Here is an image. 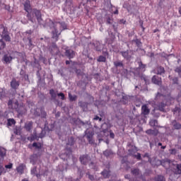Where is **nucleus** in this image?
Returning a JSON list of instances; mask_svg holds the SVG:
<instances>
[{
  "mask_svg": "<svg viewBox=\"0 0 181 181\" xmlns=\"http://www.w3.org/2000/svg\"><path fill=\"white\" fill-rule=\"evenodd\" d=\"M113 65L115 69H116L117 71L119 73L121 70L125 67V65L124 64V62L121 60H117L113 62Z\"/></svg>",
  "mask_w": 181,
  "mask_h": 181,
  "instance_id": "nucleus-7",
  "label": "nucleus"
},
{
  "mask_svg": "<svg viewBox=\"0 0 181 181\" xmlns=\"http://www.w3.org/2000/svg\"><path fill=\"white\" fill-rule=\"evenodd\" d=\"M60 159H62V160L67 161V163H70V160L74 161V156H71L70 154H68L67 153H62L59 154Z\"/></svg>",
  "mask_w": 181,
  "mask_h": 181,
  "instance_id": "nucleus-8",
  "label": "nucleus"
},
{
  "mask_svg": "<svg viewBox=\"0 0 181 181\" xmlns=\"http://www.w3.org/2000/svg\"><path fill=\"white\" fill-rule=\"evenodd\" d=\"M50 54H52V56H59L60 49H59V47L54 48V49H50Z\"/></svg>",
  "mask_w": 181,
  "mask_h": 181,
  "instance_id": "nucleus-31",
  "label": "nucleus"
},
{
  "mask_svg": "<svg viewBox=\"0 0 181 181\" xmlns=\"http://www.w3.org/2000/svg\"><path fill=\"white\" fill-rule=\"evenodd\" d=\"M139 78L141 81H144L146 86L151 84V78L145 74H141L139 76Z\"/></svg>",
  "mask_w": 181,
  "mask_h": 181,
  "instance_id": "nucleus-18",
  "label": "nucleus"
},
{
  "mask_svg": "<svg viewBox=\"0 0 181 181\" xmlns=\"http://www.w3.org/2000/svg\"><path fill=\"white\" fill-rule=\"evenodd\" d=\"M37 172V168L34 167L31 169L30 173L31 175H33L34 176L39 177V176H40V174H36Z\"/></svg>",
  "mask_w": 181,
  "mask_h": 181,
  "instance_id": "nucleus-45",
  "label": "nucleus"
},
{
  "mask_svg": "<svg viewBox=\"0 0 181 181\" xmlns=\"http://www.w3.org/2000/svg\"><path fill=\"white\" fill-rule=\"evenodd\" d=\"M16 170L18 173H23L25 168L23 164L20 165L19 166L17 167Z\"/></svg>",
  "mask_w": 181,
  "mask_h": 181,
  "instance_id": "nucleus-46",
  "label": "nucleus"
},
{
  "mask_svg": "<svg viewBox=\"0 0 181 181\" xmlns=\"http://www.w3.org/2000/svg\"><path fill=\"white\" fill-rule=\"evenodd\" d=\"M14 110L18 112V115H23L26 112V108L23 103H20L18 100L14 103Z\"/></svg>",
  "mask_w": 181,
  "mask_h": 181,
  "instance_id": "nucleus-2",
  "label": "nucleus"
},
{
  "mask_svg": "<svg viewBox=\"0 0 181 181\" xmlns=\"http://www.w3.org/2000/svg\"><path fill=\"white\" fill-rule=\"evenodd\" d=\"M33 148H35V149H42V144L34 142L32 145Z\"/></svg>",
  "mask_w": 181,
  "mask_h": 181,
  "instance_id": "nucleus-51",
  "label": "nucleus"
},
{
  "mask_svg": "<svg viewBox=\"0 0 181 181\" xmlns=\"http://www.w3.org/2000/svg\"><path fill=\"white\" fill-rule=\"evenodd\" d=\"M149 124L151 125V127H158V120H156V119H151L149 122Z\"/></svg>",
  "mask_w": 181,
  "mask_h": 181,
  "instance_id": "nucleus-60",
  "label": "nucleus"
},
{
  "mask_svg": "<svg viewBox=\"0 0 181 181\" xmlns=\"http://www.w3.org/2000/svg\"><path fill=\"white\" fill-rule=\"evenodd\" d=\"M132 43H135L136 47H138L139 49H141V47H142V42L141 41V39L136 37V39L132 40Z\"/></svg>",
  "mask_w": 181,
  "mask_h": 181,
  "instance_id": "nucleus-25",
  "label": "nucleus"
},
{
  "mask_svg": "<svg viewBox=\"0 0 181 181\" xmlns=\"http://www.w3.org/2000/svg\"><path fill=\"white\" fill-rule=\"evenodd\" d=\"M74 144H76V139H74V137L70 136L69 138H68L66 145L69 146H74Z\"/></svg>",
  "mask_w": 181,
  "mask_h": 181,
  "instance_id": "nucleus-33",
  "label": "nucleus"
},
{
  "mask_svg": "<svg viewBox=\"0 0 181 181\" xmlns=\"http://www.w3.org/2000/svg\"><path fill=\"white\" fill-rule=\"evenodd\" d=\"M69 101L73 102V101H76V100H77V95H71V93H69Z\"/></svg>",
  "mask_w": 181,
  "mask_h": 181,
  "instance_id": "nucleus-56",
  "label": "nucleus"
},
{
  "mask_svg": "<svg viewBox=\"0 0 181 181\" xmlns=\"http://www.w3.org/2000/svg\"><path fill=\"white\" fill-rule=\"evenodd\" d=\"M103 155L107 158V159H110V158H112V156L114 155V151L111 149H106L103 152Z\"/></svg>",
  "mask_w": 181,
  "mask_h": 181,
  "instance_id": "nucleus-20",
  "label": "nucleus"
},
{
  "mask_svg": "<svg viewBox=\"0 0 181 181\" xmlns=\"http://www.w3.org/2000/svg\"><path fill=\"white\" fill-rule=\"evenodd\" d=\"M171 125L173 127L174 129H181V124L176 121V119L171 122Z\"/></svg>",
  "mask_w": 181,
  "mask_h": 181,
  "instance_id": "nucleus-26",
  "label": "nucleus"
},
{
  "mask_svg": "<svg viewBox=\"0 0 181 181\" xmlns=\"http://www.w3.org/2000/svg\"><path fill=\"white\" fill-rule=\"evenodd\" d=\"M61 34L62 33H59V30H57V28L52 30V39H54L55 42H57V40H59V36H60Z\"/></svg>",
  "mask_w": 181,
  "mask_h": 181,
  "instance_id": "nucleus-23",
  "label": "nucleus"
},
{
  "mask_svg": "<svg viewBox=\"0 0 181 181\" xmlns=\"http://www.w3.org/2000/svg\"><path fill=\"white\" fill-rule=\"evenodd\" d=\"M27 39L28 40V46L29 47V49L32 50V49L35 47V45H33V42H32V37H28Z\"/></svg>",
  "mask_w": 181,
  "mask_h": 181,
  "instance_id": "nucleus-38",
  "label": "nucleus"
},
{
  "mask_svg": "<svg viewBox=\"0 0 181 181\" xmlns=\"http://www.w3.org/2000/svg\"><path fill=\"white\" fill-rule=\"evenodd\" d=\"M151 83L155 84L156 86H158V87H161L162 86V78L159 77L158 75H154L151 78Z\"/></svg>",
  "mask_w": 181,
  "mask_h": 181,
  "instance_id": "nucleus-11",
  "label": "nucleus"
},
{
  "mask_svg": "<svg viewBox=\"0 0 181 181\" xmlns=\"http://www.w3.org/2000/svg\"><path fill=\"white\" fill-rule=\"evenodd\" d=\"M170 163V160L169 159L162 160H160V165L163 168H168V165Z\"/></svg>",
  "mask_w": 181,
  "mask_h": 181,
  "instance_id": "nucleus-34",
  "label": "nucleus"
},
{
  "mask_svg": "<svg viewBox=\"0 0 181 181\" xmlns=\"http://www.w3.org/2000/svg\"><path fill=\"white\" fill-rule=\"evenodd\" d=\"M30 163H33V165L36 163V155L33 154L30 156Z\"/></svg>",
  "mask_w": 181,
  "mask_h": 181,
  "instance_id": "nucleus-52",
  "label": "nucleus"
},
{
  "mask_svg": "<svg viewBox=\"0 0 181 181\" xmlns=\"http://www.w3.org/2000/svg\"><path fill=\"white\" fill-rule=\"evenodd\" d=\"M133 157L135 158L137 160H142V156L140 153H137V154H134Z\"/></svg>",
  "mask_w": 181,
  "mask_h": 181,
  "instance_id": "nucleus-63",
  "label": "nucleus"
},
{
  "mask_svg": "<svg viewBox=\"0 0 181 181\" xmlns=\"http://www.w3.org/2000/svg\"><path fill=\"white\" fill-rule=\"evenodd\" d=\"M132 52L129 49H127V50H122L120 51L119 54L122 55V57H123V59H124V60H126L127 62H131L132 59H134V57H132V55L131 54H129V52Z\"/></svg>",
  "mask_w": 181,
  "mask_h": 181,
  "instance_id": "nucleus-5",
  "label": "nucleus"
},
{
  "mask_svg": "<svg viewBox=\"0 0 181 181\" xmlns=\"http://www.w3.org/2000/svg\"><path fill=\"white\" fill-rule=\"evenodd\" d=\"M10 86L12 90H14V91H16L18 88H19V86H21V83L19 82V81H17L16 78H13L11 81L10 82Z\"/></svg>",
  "mask_w": 181,
  "mask_h": 181,
  "instance_id": "nucleus-12",
  "label": "nucleus"
},
{
  "mask_svg": "<svg viewBox=\"0 0 181 181\" xmlns=\"http://www.w3.org/2000/svg\"><path fill=\"white\" fill-rule=\"evenodd\" d=\"M127 146L129 148V149H128V156H133L135 153H136V152H138V149L136 148V146L131 144V143H129L127 144Z\"/></svg>",
  "mask_w": 181,
  "mask_h": 181,
  "instance_id": "nucleus-10",
  "label": "nucleus"
},
{
  "mask_svg": "<svg viewBox=\"0 0 181 181\" xmlns=\"http://www.w3.org/2000/svg\"><path fill=\"white\" fill-rule=\"evenodd\" d=\"M172 112L173 114H176V112L179 114V112H181L180 105H176L175 108L172 110Z\"/></svg>",
  "mask_w": 181,
  "mask_h": 181,
  "instance_id": "nucleus-49",
  "label": "nucleus"
},
{
  "mask_svg": "<svg viewBox=\"0 0 181 181\" xmlns=\"http://www.w3.org/2000/svg\"><path fill=\"white\" fill-rule=\"evenodd\" d=\"M15 124H16L15 119H8L7 125H8V127H12V125H15Z\"/></svg>",
  "mask_w": 181,
  "mask_h": 181,
  "instance_id": "nucleus-55",
  "label": "nucleus"
},
{
  "mask_svg": "<svg viewBox=\"0 0 181 181\" xmlns=\"http://www.w3.org/2000/svg\"><path fill=\"white\" fill-rule=\"evenodd\" d=\"M165 68L162 66H160L157 68V72L156 74L159 75V76H163V74H165Z\"/></svg>",
  "mask_w": 181,
  "mask_h": 181,
  "instance_id": "nucleus-30",
  "label": "nucleus"
},
{
  "mask_svg": "<svg viewBox=\"0 0 181 181\" xmlns=\"http://www.w3.org/2000/svg\"><path fill=\"white\" fill-rule=\"evenodd\" d=\"M155 181H166L163 175H158L154 178Z\"/></svg>",
  "mask_w": 181,
  "mask_h": 181,
  "instance_id": "nucleus-54",
  "label": "nucleus"
},
{
  "mask_svg": "<svg viewBox=\"0 0 181 181\" xmlns=\"http://www.w3.org/2000/svg\"><path fill=\"white\" fill-rule=\"evenodd\" d=\"M73 70L76 73V76H81V69H77V67H74Z\"/></svg>",
  "mask_w": 181,
  "mask_h": 181,
  "instance_id": "nucleus-61",
  "label": "nucleus"
},
{
  "mask_svg": "<svg viewBox=\"0 0 181 181\" xmlns=\"http://www.w3.org/2000/svg\"><path fill=\"white\" fill-rule=\"evenodd\" d=\"M23 6L24 10L25 11V12L28 13L27 18H28V21L32 22V23H35L37 19L39 25L45 26V21H43V18H42V12H40V10H37L36 8L32 10L30 0H25V1L23 4Z\"/></svg>",
  "mask_w": 181,
  "mask_h": 181,
  "instance_id": "nucleus-1",
  "label": "nucleus"
},
{
  "mask_svg": "<svg viewBox=\"0 0 181 181\" xmlns=\"http://www.w3.org/2000/svg\"><path fill=\"white\" fill-rule=\"evenodd\" d=\"M167 104L165 102H160L157 105V108L155 109V111H160V112H166L165 107H166Z\"/></svg>",
  "mask_w": 181,
  "mask_h": 181,
  "instance_id": "nucleus-17",
  "label": "nucleus"
},
{
  "mask_svg": "<svg viewBox=\"0 0 181 181\" xmlns=\"http://www.w3.org/2000/svg\"><path fill=\"white\" fill-rule=\"evenodd\" d=\"M38 139L40 138L41 139L46 136V132L45 130H42L41 132L37 135Z\"/></svg>",
  "mask_w": 181,
  "mask_h": 181,
  "instance_id": "nucleus-62",
  "label": "nucleus"
},
{
  "mask_svg": "<svg viewBox=\"0 0 181 181\" xmlns=\"http://www.w3.org/2000/svg\"><path fill=\"white\" fill-rule=\"evenodd\" d=\"M28 141L30 142H33V141H39V137L37 136V132L36 131L33 132V134H31L30 136L27 138Z\"/></svg>",
  "mask_w": 181,
  "mask_h": 181,
  "instance_id": "nucleus-19",
  "label": "nucleus"
},
{
  "mask_svg": "<svg viewBox=\"0 0 181 181\" xmlns=\"http://www.w3.org/2000/svg\"><path fill=\"white\" fill-rule=\"evenodd\" d=\"M24 129H25L27 132H30L31 134L32 130L33 129V122L30 121L25 122L24 124Z\"/></svg>",
  "mask_w": 181,
  "mask_h": 181,
  "instance_id": "nucleus-15",
  "label": "nucleus"
},
{
  "mask_svg": "<svg viewBox=\"0 0 181 181\" xmlns=\"http://www.w3.org/2000/svg\"><path fill=\"white\" fill-rule=\"evenodd\" d=\"M49 95H51V100L53 101H55L56 98H57V93H56L54 89L49 90Z\"/></svg>",
  "mask_w": 181,
  "mask_h": 181,
  "instance_id": "nucleus-32",
  "label": "nucleus"
},
{
  "mask_svg": "<svg viewBox=\"0 0 181 181\" xmlns=\"http://www.w3.org/2000/svg\"><path fill=\"white\" fill-rule=\"evenodd\" d=\"M1 33V37L6 42H11V36H9V34L8 33V29L4 26L3 24L0 25V35Z\"/></svg>",
  "mask_w": 181,
  "mask_h": 181,
  "instance_id": "nucleus-3",
  "label": "nucleus"
},
{
  "mask_svg": "<svg viewBox=\"0 0 181 181\" xmlns=\"http://www.w3.org/2000/svg\"><path fill=\"white\" fill-rule=\"evenodd\" d=\"M12 60H13V57L9 55V54H4L1 59V62L4 64H11Z\"/></svg>",
  "mask_w": 181,
  "mask_h": 181,
  "instance_id": "nucleus-9",
  "label": "nucleus"
},
{
  "mask_svg": "<svg viewBox=\"0 0 181 181\" xmlns=\"http://www.w3.org/2000/svg\"><path fill=\"white\" fill-rule=\"evenodd\" d=\"M20 76H21L25 81L29 80V75L26 74V71H25L23 69H21Z\"/></svg>",
  "mask_w": 181,
  "mask_h": 181,
  "instance_id": "nucleus-29",
  "label": "nucleus"
},
{
  "mask_svg": "<svg viewBox=\"0 0 181 181\" xmlns=\"http://www.w3.org/2000/svg\"><path fill=\"white\" fill-rule=\"evenodd\" d=\"M36 76L37 78L38 79L37 84V86H40L42 87V86H43V82L45 81V79H42V76L40 75V71L39 70L37 71Z\"/></svg>",
  "mask_w": 181,
  "mask_h": 181,
  "instance_id": "nucleus-21",
  "label": "nucleus"
},
{
  "mask_svg": "<svg viewBox=\"0 0 181 181\" xmlns=\"http://www.w3.org/2000/svg\"><path fill=\"white\" fill-rule=\"evenodd\" d=\"M79 160L81 163V165H87L88 163H90L91 162V157L88 156V154H83L81 155L79 157Z\"/></svg>",
  "mask_w": 181,
  "mask_h": 181,
  "instance_id": "nucleus-6",
  "label": "nucleus"
},
{
  "mask_svg": "<svg viewBox=\"0 0 181 181\" xmlns=\"http://www.w3.org/2000/svg\"><path fill=\"white\" fill-rule=\"evenodd\" d=\"M85 135L88 139V144H90V145H94L95 143V141L93 139L94 132L91 130H86L85 131Z\"/></svg>",
  "mask_w": 181,
  "mask_h": 181,
  "instance_id": "nucleus-4",
  "label": "nucleus"
},
{
  "mask_svg": "<svg viewBox=\"0 0 181 181\" xmlns=\"http://www.w3.org/2000/svg\"><path fill=\"white\" fill-rule=\"evenodd\" d=\"M58 23L60 25L61 28H62V30H66V29H67V24H66V22L64 21H59L58 22Z\"/></svg>",
  "mask_w": 181,
  "mask_h": 181,
  "instance_id": "nucleus-47",
  "label": "nucleus"
},
{
  "mask_svg": "<svg viewBox=\"0 0 181 181\" xmlns=\"http://www.w3.org/2000/svg\"><path fill=\"white\" fill-rule=\"evenodd\" d=\"M110 171L107 170H104L103 171L101 172V175L102 176H103L105 179L110 178Z\"/></svg>",
  "mask_w": 181,
  "mask_h": 181,
  "instance_id": "nucleus-35",
  "label": "nucleus"
},
{
  "mask_svg": "<svg viewBox=\"0 0 181 181\" xmlns=\"http://www.w3.org/2000/svg\"><path fill=\"white\" fill-rule=\"evenodd\" d=\"M139 69L141 70V71H145L146 69V64L142 63V62H139Z\"/></svg>",
  "mask_w": 181,
  "mask_h": 181,
  "instance_id": "nucleus-44",
  "label": "nucleus"
},
{
  "mask_svg": "<svg viewBox=\"0 0 181 181\" xmlns=\"http://www.w3.org/2000/svg\"><path fill=\"white\" fill-rule=\"evenodd\" d=\"M163 94L158 92L157 94L156 95V97H155V100L156 101H159V100H162V98H163Z\"/></svg>",
  "mask_w": 181,
  "mask_h": 181,
  "instance_id": "nucleus-50",
  "label": "nucleus"
},
{
  "mask_svg": "<svg viewBox=\"0 0 181 181\" xmlns=\"http://www.w3.org/2000/svg\"><path fill=\"white\" fill-rule=\"evenodd\" d=\"M6 47V43L4 42V40H0V50H4Z\"/></svg>",
  "mask_w": 181,
  "mask_h": 181,
  "instance_id": "nucleus-57",
  "label": "nucleus"
},
{
  "mask_svg": "<svg viewBox=\"0 0 181 181\" xmlns=\"http://www.w3.org/2000/svg\"><path fill=\"white\" fill-rule=\"evenodd\" d=\"M45 129H47L48 132H50V131H53V129H54V123H50L48 124L47 122H45Z\"/></svg>",
  "mask_w": 181,
  "mask_h": 181,
  "instance_id": "nucleus-27",
  "label": "nucleus"
},
{
  "mask_svg": "<svg viewBox=\"0 0 181 181\" xmlns=\"http://www.w3.org/2000/svg\"><path fill=\"white\" fill-rule=\"evenodd\" d=\"M6 97V90L5 88L0 89V100L5 98Z\"/></svg>",
  "mask_w": 181,
  "mask_h": 181,
  "instance_id": "nucleus-42",
  "label": "nucleus"
},
{
  "mask_svg": "<svg viewBox=\"0 0 181 181\" xmlns=\"http://www.w3.org/2000/svg\"><path fill=\"white\" fill-rule=\"evenodd\" d=\"M101 132H103V134H107V132H108V124L107 123H103L102 125H101Z\"/></svg>",
  "mask_w": 181,
  "mask_h": 181,
  "instance_id": "nucleus-36",
  "label": "nucleus"
},
{
  "mask_svg": "<svg viewBox=\"0 0 181 181\" xmlns=\"http://www.w3.org/2000/svg\"><path fill=\"white\" fill-rule=\"evenodd\" d=\"M40 115L41 118H47V113L46 112V111H45V110H43V108L40 109Z\"/></svg>",
  "mask_w": 181,
  "mask_h": 181,
  "instance_id": "nucleus-58",
  "label": "nucleus"
},
{
  "mask_svg": "<svg viewBox=\"0 0 181 181\" xmlns=\"http://www.w3.org/2000/svg\"><path fill=\"white\" fill-rule=\"evenodd\" d=\"M176 169H177V175H181V163L180 164H177Z\"/></svg>",
  "mask_w": 181,
  "mask_h": 181,
  "instance_id": "nucleus-64",
  "label": "nucleus"
},
{
  "mask_svg": "<svg viewBox=\"0 0 181 181\" xmlns=\"http://www.w3.org/2000/svg\"><path fill=\"white\" fill-rule=\"evenodd\" d=\"M65 151H66V153H68L69 156H73V155L71 154L73 151L71 147H69V146L66 145V148H65Z\"/></svg>",
  "mask_w": 181,
  "mask_h": 181,
  "instance_id": "nucleus-48",
  "label": "nucleus"
},
{
  "mask_svg": "<svg viewBox=\"0 0 181 181\" xmlns=\"http://www.w3.org/2000/svg\"><path fill=\"white\" fill-rule=\"evenodd\" d=\"M49 26L50 29H54V30H56V29H57V28H56V23H54V22L53 21H52V20H49Z\"/></svg>",
  "mask_w": 181,
  "mask_h": 181,
  "instance_id": "nucleus-53",
  "label": "nucleus"
},
{
  "mask_svg": "<svg viewBox=\"0 0 181 181\" xmlns=\"http://www.w3.org/2000/svg\"><path fill=\"white\" fill-rule=\"evenodd\" d=\"M141 112L144 115H149V113L151 112V110L148 107V105H143L141 106Z\"/></svg>",
  "mask_w": 181,
  "mask_h": 181,
  "instance_id": "nucleus-24",
  "label": "nucleus"
},
{
  "mask_svg": "<svg viewBox=\"0 0 181 181\" xmlns=\"http://www.w3.org/2000/svg\"><path fill=\"white\" fill-rule=\"evenodd\" d=\"M175 73H177L179 78H181V66H177L175 70H174Z\"/></svg>",
  "mask_w": 181,
  "mask_h": 181,
  "instance_id": "nucleus-59",
  "label": "nucleus"
},
{
  "mask_svg": "<svg viewBox=\"0 0 181 181\" xmlns=\"http://www.w3.org/2000/svg\"><path fill=\"white\" fill-rule=\"evenodd\" d=\"M106 25H112V22H114V18L110 16H107L105 17Z\"/></svg>",
  "mask_w": 181,
  "mask_h": 181,
  "instance_id": "nucleus-37",
  "label": "nucleus"
},
{
  "mask_svg": "<svg viewBox=\"0 0 181 181\" xmlns=\"http://www.w3.org/2000/svg\"><path fill=\"white\" fill-rule=\"evenodd\" d=\"M78 105L81 108H82L83 111H87L88 110V102H83V101H79Z\"/></svg>",
  "mask_w": 181,
  "mask_h": 181,
  "instance_id": "nucleus-22",
  "label": "nucleus"
},
{
  "mask_svg": "<svg viewBox=\"0 0 181 181\" xmlns=\"http://www.w3.org/2000/svg\"><path fill=\"white\" fill-rule=\"evenodd\" d=\"M169 80L173 81V84H179V78L174 77L173 78L170 75L168 76Z\"/></svg>",
  "mask_w": 181,
  "mask_h": 181,
  "instance_id": "nucleus-41",
  "label": "nucleus"
},
{
  "mask_svg": "<svg viewBox=\"0 0 181 181\" xmlns=\"http://www.w3.org/2000/svg\"><path fill=\"white\" fill-rule=\"evenodd\" d=\"M6 156V149L4 147H0V158Z\"/></svg>",
  "mask_w": 181,
  "mask_h": 181,
  "instance_id": "nucleus-40",
  "label": "nucleus"
},
{
  "mask_svg": "<svg viewBox=\"0 0 181 181\" xmlns=\"http://www.w3.org/2000/svg\"><path fill=\"white\" fill-rule=\"evenodd\" d=\"M69 166V163H60L56 168V172H64V170H67V167Z\"/></svg>",
  "mask_w": 181,
  "mask_h": 181,
  "instance_id": "nucleus-13",
  "label": "nucleus"
},
{
  "mask_svg": "<svg viewBox=\"0 0 181 181\" xmlns=\"http://www.w3.org/2000/svg\"><path fill=\"white\" fill-rule=\"evenodd\" d=\"M30 64H31L32 67H33L34 69L36 67H39V66H40L39 60H37L35 57H34V61L31 62Z\"/></svg>",
  "mask_w": 181,
  "mask_h": 181,
  "instance_id": "nucleus-39",
  "label": "nucleus"
},
{
  "mask_svg": "<svg viewBox=\"0 0 181 181\" xmlns=\"http://www.w3.org/2000/svg\"><path fill=\"white\" fill-rule=\"evenodd\" d=\"M93 46L96 52H101V50H103V45H101V43L99 42L93 43Z\"/></svg>",
  "mask_w": 181,
  "mask_h": 181,
  "instance_id": "nucleus-28",
  "label": "nucleus"
},
{
  "mask_svg": "<svg viewBox=\"0 0 181 181\" xmlns=\"http://www.w3.org/2000/svg\"><path fill=\"white\" fill-rule=\"evenodd\" d=\"M97 62H98L99 63H105V62H107V57L103 55H100L97 59Z\"/></svg>",
  "mask_w": 181,
  "mask_h": 181,
  "instance_id": "nucleus-43",
  "label": "nucleus"
},
{
  "mask_svg": "<svg viewBox=\"0 0 181 181\" xmlns=\"http://www.w3.org/2000/svg\"><path fill=\"white\" fill-rule=\"evenodd\" d=\"M64 54L68 59H74L76 56V53L71 49H66Z\"/></svg>",
  "mask_w": 181,
  "mask_h": 181,
  "instance_id": "nucleus-16",
  "label": "nucleus"
},
{
  "mask_svg": "<svg viewBox=\"0 0 181 181\" xmlns=\"http://www.w3.org/2000/svg\"><path fill=\"white\" fill-rule=\"evenodd\" d=\"M75 124H76V125H79L81 127H84L85 128H87L88 127V125H91V122H90V121L83 122L80 119H77L75 121Z\"/></svg>",
  "mask_w": 181,
  "mask_h": 181,
  "instance_id": "nucleus-14",
  "label": "nucleus"
}]
</instances>
